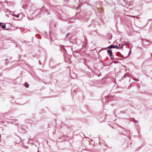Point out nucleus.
Listing matches in <instances>:
<instances>
[{"mask_svg": "<svg viewBox=\"0 0 152 152\" xmlns=\"http://www.w3.org/2000/svg\"><path fill=\"white\" fill-rule=\"evenodd\" d=\"M69 33H68V34H66V37H67V36H68L69 35Z\"/></svg>", "mask_w": 152, "mask_h": 152, "instance_id": "9d476101", "label": "nucleus"}, {"mask_svg": "<svg viewBox=\"0 0 152 152\" xmlns=\"http://www.w3.org/2000/svg\"><path fill=\"white\" fill-rule=\"evenodd\" d=\"M129 16H130V17H132V18H137V19H139V17H138V16H133V15H129Z\"/></svg>", "mask_w": 152, "mask_h": 152, "instance_id": "39448f33", "label": "nucleus"}, {"mask_svg": "<svg viewBox=\"0 0 152 152\" xmlns=\"http://www.w3.org/2000/svg\"><path fill=\"white\" fill-rule=\"evenodd\" d=\"M118 45H119V47H120V48H122L123 47V46L122 45V46H121V44H119Z\"/></svg>", "mask_w": 152, "mask_h": 152, "instance_id": "6e6552de", "label": "nucleus"}, {"mask_svg": "<svg viewBox=\"0 0 152 152\" xmlns=\"http://www.w3.org/2000/svg\"><path fill=\"white\" fill-rule=\"evenodd\" d=\"M1 24H2V23H0V26H1Z\"/></svg>", "mask_w": 152, "mask_h": 152, "instance_id": "4468645a", "label": "nucleus"}, {"mask_svg": "<svg viewBox=\"0 0 152 152\" xmlns=\"http://www.w3.org/2000/svg\"><path fill=\"white\" fill-rule=\"evenodd\" d=\"M125 44L126 45H128V42H125Z\"/></svg>", "mask_w": 152, "mask_h": 152, "instance_id": "f8f14e48", "label": "nucleus"}, {"mask_svg": "<svg viewBox=\"0 0 152 152\" xmlns=\"http://www.w3.org/2000/svg\"><path fill=\"white\" fill-rule=\"evenodd\" d=\"M107 52L109 53L110 56H112V50L111 49H109L107 50Z\"/></svg>", "mask_w": 152, "mask_h": 152, "instance_id": "20e7f679", "label": "nucleus"}, {"mask_svg": "<svg viewBox=\"0 0 152 152\" xmlns=\"http://www.w3.org/2000/svg\"><path fill=\"white\" fill-rule=\"evenodd\" d=\"M47 11H48L46 9H45L44 7H42L41 8V12H47Z\"/></svg>", "mask_w": 152, "mask_h": 152, "instance_id": "f03ea898", "label": "nucleus"}, {"mask_svg": "<svg viewBox=\"0 0 152 152\" xmlns=\"http://www.w3.org/2000/svg\"><path fill=\"white\" fill-rule=\"evenodd\" d=\"M26 86L27 88H28L29 87V85H26Z\"/></svg>", "mask_w": 152, "mask_h": 152, "instance_id": "9b49d317", "label": "nucleus"}, {"mask_svg": "<svg viewBox=\"0 0 152 152\" xmlns=\"http://www.w3.org/2000/svg\"><path fill=\"white\" fill-rule=\"evenodd\" d=\"M48 14H50L48 13Z\"/></svg>", "mask_w": 152, "mask_h": 152, "instance_id": "dca6fc26", "label": "nucleus"}, {"mask_svg": "<svg viewBox=\"0 0 152 152\" xmlns=\"http://www.w3.org/2000/svg\"><path fill=\"white\" fill-rule=\"evenodd\" d=\"M2 27L3 28H6L5 25H2Z\"/></svg>", "mask_w": 152, "mask_h": 152, "instance_id": "0eeeda50", "label": "nucleus"}, {"mask_svg": "<svg viewBox=\"0 0 152 152\" xmlns=\"http://www.w3.org/2000/svg\"><path fill=\"white\" fill-rule=\"evenodd\" d=\"M133 80H135V81H139V80L137 79V78H133Z\"/></svg>", "mask_w": 152, "mask_h": 152, "instance_id": "423d86ee", "label": "nucleus"}, {"mask_svg": "<svg viewBox=\"0 0 152 152\" xmlns=\"http://www.w3.org/2000/svg\"><path fill=\"white\" fill-rule=\"evenodd\" d=\"M131 53V51H129V55H130V54Z\"/></svg>", "mask_w": 152, "mask_h": 152, "instance_id": "ddd939ff", "label": "nucleus"}, {"mask_svg": "<svg viewBox=\"0 0 152 152\" xmlns=\"http://www.w3.org/2000/svg\"><path fill=\"white\" fill-rule=\"evenodd\" d=\"M10 12H11L10 11ZM11 12V13H10V14H11L12 15L16 17V18H18L19 17V15H20L19 14H18L17 15H16V14H15L14 13V12Z\"/></svg>", "mask_w": 152, "mask_h": 152, "instance_id": "7ed1b4c3", "label": "nucleus"}, {"mask_svg": "<svg viewBox=\"0 0 152 152\" xmlns=\"http://www.w3.org/2000/svg\"><path fill=\"white\" fill-rule=\"evenodd\" d=\"M28 18L29 20H31V18Z\"/></svg>", "mask_w": 152, "mask_h": 152, "instance_id": "2eb2a0df", "label": "nucleus"}, {"mask_svg": "<svg viewBox=\"0 0 152 152\" xmlns=\"http://www.w3.org/2000/svg\"><path fill=\"white\" fill-rule=\"evenodd\" d=\"M107 48L108 49H111L112 48H115L117 49H118L119 48L116 45H110Z\"/></svg>", "mask_w": 152, "mask_h": 152, "instance_id": "f257e3e1", "label": "nucleus"}, {"mask_svg": "<svg viewBox=\"0 0 152 152\" xmlns=\"http://www.w3.org/2000/svg\"><path fill=\"white\" fill-rule=\"evenodd\" d=\"M39 63L40 65H41L42 64V63L40 61H39Z\"/></svg>", "mask_w": 152, "mask_h": 152, "instance_id": "1a4fd4ad", "label": "nucleus"}]
</instances>
